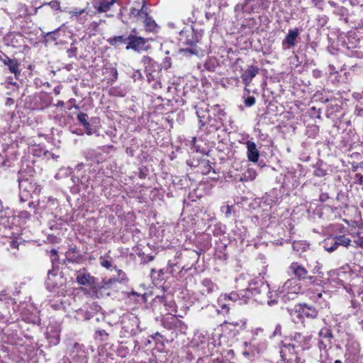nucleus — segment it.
Returning a JSON list of instances; mask_svg holds the SVG:
<instances>
[{"label":"nucleus","mask_w":363,"mask_h":363,"mask_svg":"<svg viewBox=\"0 0 363 363\" xmlns=\"http://www.w3.org/2000/svg\"><path fill=\"white\" fill-rule=\"evenodd\" d=\"M50 254H51L50 259L52 263V265L54 266L55 264V263H57L58 262V259H59L57 251L55 249H52L50 251Z\"/></svg>","instance_id":"c03bdc74"},{"label":"nucleus","mask_w":363,"mask_h":363,"mask_svg":"<svg viewBox=\"0 0 363 363\" xmlns=\"http://www.w3.org/2000/svg\"><path fill=\"white\" fill-rule=\"evenodd\" d=\"M177 312V306L174 301L170 297L165 296L163 313L170 314Z\"/></svg>","instance_id":"a878e982"},{"label":"nucleus","mask_w":363,"mask_h":363,"mask_svg":"<svg viewBox=\"0 0 363 363\" xmlns=\"http://www.w3.org/2000/svg\"><path fill=\"white\" fill-rule=\"evenodd\" d=\"M313 76L315 78H319L321 77V72L318 69H314L313 70Z\"/></svg>","instance_id":"680f3d73"},{"label":"nucleus","mask_w":363,"mask_h":363,"mask_svg":"<svg viewBox=\"0 0 363 363\" xmlns=\"http://www.w3.org/2000/svg\"><path fill=\"white\" fill-rule=\"evenodd\" d=\"M318 335L320 337L326 338V339H328L329 340H330L332 338H333V335L332 333L331 330L328 328H322L319 331Z\"/></svg>","instance_id":"f704fd0d"},{"label":"nucleus","mask_w":363,"mask_h":363,"mask_svg":"<svg viewBox=\"0 0 363 363\" xmlns=\"http://www.w3.org/2000/svg\"><path fill=\"white\" fill-rule=\"evenodd\" d=\"M100 263L102 267L107 269H110L112 267L111 262L109 260L103 258L102 257H100Z\"/></svg>","instance_id":"49530a36"},{"label":"nucleus","mask_w":363,"mask_h":363,"mask_svg":"<svg viewBox=\"0 0 363 363\" xmlns=\"http://www.w3.org/2000/svg\"><path fill=\"white\" fill-rule=\"evenodd\" d=\"M10 246L12 247V248H17L18 247V242L17 241L14 240H12L11 242H10Z\"/></svg>","instance_id":"774afa93"},{"label":"nucleus","mask_w":363,"mask_h":363,"mask_svg":"<svg viewBox=\"0 0 363 363\" xmlns=\"http://www.w3.org/2000/svg\"><path fill=\"white\" fill-rule=\"evenodd\" d=\"M329 199V195L328 193H322L320 194L319 201L320 202H325Z\"/></svg>","instance_id":"13d9d810"},{"label":"nucleus","mask_w":363,"mask_h":363,"mask_svg":"<svg viewBox=\"0 0 363 363\" xmlns=\"http://www.w3.org/2000/svg\"><path fill=\"white\" fill-rule=\"evenodd\" d=\"M8 38L11 39V44L13 47L17 46L16 43H18V38L23 40L22 35L20 34H11L8 36Z\"/></svg>","instance_id":"a19ab883"},{"label":"nucleus","mask_w":363,"mask_h":363,"mask_svg":"<svg viewBox=\"0 0 363 363\" xmlns=\"http://www.w3.org/2000/svg\"><path fill=\"white\" fill-rule=\"evenodd\" d=\"M199 293L204 296H208L218 290V285L211 279H203L199 286Z\"/></svg>","instance_id":"9d476101"},{"label":"nucleus","mask_w":363,"mask_h":363,"mask_svg":"<svg viewBox=\"0 0 363 363\" xmlns=\"http://www.w3.org/2000/svg\"><path fill=\"white\" fill-rule=\"evenodd\" d=\"M59 30L60 28H57L53 31L48 32L47 33H45V35H44V37L45 38V40L47 42L55 41L57 40L56 34L58 33Z\"/></svg>","instance_id":"58836bf2"},{"label":"nucleus","mask_w":363,"mask_h":363,"mask_svg":"<svg viewBox=\"0 0 363 363\" xmlns=\"http://www.w3.org/2000/svg\"><path fill=\"white\" fill-rule=\"evenodd\" d=\"M57 277V270H55V267H52V269H49L48 272V279L46 280L47 288L49 290H52L56 287H57L58 284L55 281V278Z\"/></svg>","instance_id":"5701e85b"},{"label":"nucleus","mask_w":363,"mask_h":363,"mask_svg":"<svg viewBox=\"0 0 363 363\" xmlns=\"http://www.w3.org/2000/svg\"><path fill=\"white\" fill-rule=\"evenodd\" d=\"M211 114V109L208 107L198 106L196 108V115L199 118L201 126L206 125V122Z\"/></svg>","instance_id":"6ab92c4d"},{"label":"nucleus","mask_w":363,"mask_h":363,"mask_svg":"<svg viewBox=\"0 0 363 363\" xmlns=\"http://www.w3.org/2000/svg\"><path fill=\"white\" fill-rule=\"evenodd\" d=\"M204 167H205L206 173H209L210 171L213 169L211 165L210 164L209 161H207V162H205V166Z\"/></svg>","instance_id":"e2e57ef3"},{"label":"nucleus","mask_w":363,"mask_h":363,"mask_svg":"<svg viewBox=\"0 0 363 363\" xmlns=\"http://www.w3.org/2000/svg\"><path fill=\"white\" fill-rule=\"evenodd\" d=\"M143 23L146 30L148 31H153L157 26L155 20L150 16L144 19Z\"/></svg>","instance_id":"2f4dec72"},{"label":"nucleus","mask_w":363,"mask_h":363,"mask_svg":"<svg viewBox=\"0 0 363 363\" xmlns=\"http://www.w3.org/2000/svg\"><path fill=\"white\" fill-rule=\"evenodd\" d=\"M85 129V132L88 135H91L94 133V131L92 128H91L90 123H89L87 125L84 126Z\"/></svg>","instance_id":"bf43d9fd"},{"label":"nucleus","mask_w":363,"mask_h":363,"mask_svg":"<svg viewBox=\"0 0 363 363\" xmlns=\"http://www.w3.org/2000/svg\"><path fill=\"white\" fill-rule=\"evenodd\" d=\"M262 332H263V330L262 328H257V329H255V330L254 331V333H253L254 336L252 338L250 343L255 344V342H256L255 336L258 335L259 333H262Z\"/></svg>","instance_id":"864d4df0"},{"label":"nucleus","mask_w":363,"mask_h":363,"mask_svg":"<svg viewBox=\"0 0 363 363\" xmlns=\"http://www.w3.org/2000/svg\"><path fill=\"white\" fill-rule=\"evenodd\" d=\"M69 57H73L77 56V48L74 46H71L67 51Z\"/></svg>","instance_id":"09e8293b"},{"label":"nucleus","mask_w":363,"mask_h":363,"mask_svg":"<svg viewBox=\"0 0 363 363\" xmlns=\"http://www.w3.org/2000/svg\"><path fill=\"white\" fill-rule=\"evenodd\" d=\"M77 281L80 285L91 286L95 284L96 279L91 276L89 272L79 271L76 277Z\"/></svg>","instance_id":"ddd939ff"},{"label":"nucleus","mask_w":363,"mask_h":363,"mask_svg":"<svg viewBox=\"0 0 363 363\" xmlns=\"http://www.w3.org/2000/svg\"><path fill=\"white\" fill-rule=\"evenodd\" d=\"M223 327L226 330H233L236 333L244 330L246 328V321L244 320H240L237 321H224L223 324Z\"/></svg>","instance_id":"f3484780"},{"label":"nucleus","mask_w":363,"mask_h":363,"mask_svg":"<svg viewBox=\"0 0 363 363\" xmlns=\"http://www.w3.org/2000/svg\"><path fill=\"white\" fill-rule=\"evenodd\" d=\"M256 99L253 96H248L244 100V104L247 107H251L255 104Z\"/></svg>","instance_id":"37998d69"},{"label":"nucleus","mask_w":363,"mask_h":363,"mask_svg":"<svg viewBox=\"0 0 363 363\" xmlns=\"http://www.w3.org/2000/svg\"><path fill=\"white\" fill-rule=\"evenodd\" d=\"M318 347H319L320 350H325L327 345L324 343V342L323 340H320L318 342Z\"/></svg>","instance_id":"69168bd1"},{"label":"nucleus","mask_w":363,"mask_h":363,"mask_svg":"<svg viewBox=\"0 0 363 363\" xmlns=\"http://www.w3.org/2000/svg\"><path fill=\"white\" fill-rule=\"evenodd\" d=\"M298 35L299 30L298 28L289 30L288 34L283 40V45H286L288 48L294 47L296 45V40Z\"/></svg>","instance_id":"a211bd4d"},{"label":"nucleus","mask_w":363,"mask_h":363,"mask_svg":"<svg viewBox=\"0 0 363 363\" xmlns=\"http://www.w3.org/2000/svg\"><path fill=\"white\" fill-rule=\"evenodd\" d=\"M31 213L30 211L23 210L19 212L18 217L21 219L28 220L30 219Z\"/></svg>","instance_id":"de8ad7c7"},{"label":"nucleus","mask_w":363,"mask_h":363,"mask_svg":"<svg viewBox=\"0 0 363 363\" xmlns=\"http://www.w3.org/2000/svg\"><path fill=\"white\" fill-rule=\"evenodd\" d=\"M44 5H49L54 10H60V2L57 0H53Z\"/></svg>","instance_id":"a18cd8bd"},{"label":"nucleus","mask_w":363,"mask_h":363,"mask_svg":"<svg viewBox=\"0 0 363 363\" xmlns=\"http://www.w3.org/2000/svg\"><path fill=\"white\" fill-rule=\"evenodd\" d=\"M221 296L223 298L224 301L229 303H235L237 301H243L244 303L247 302V296L237 292H231L228 294H225Z\"/></svg>","instance_id":"4be33fe9"},{"label":"nucleus","mask_w":363,"mask_h":363,"mask_svg":"<svg viewBox=\"0 0 363 363\" xmlns=\"http://www.w3.org/2000/svg\"><path fill=\"white\" fill-rule=\"evenodd\" d=\"M218 304L222 309L226 310V312H229L230 308L232 306L231 303L224 301L223 298L220 296L218 299Z\"/></svg>","instance_id":"ea45409f"},{"label":"nucleus","mask_w":363,"mask_h":363,"mask_svg":"<svg viewBox=\"0 0 363 363\" xmlns=\"http://www.w3.org/2000/svg\"><path fill=\"white\" fill-rule=\"evenodd\" d=\"M108 42L110 45L114 47H117L121 44L127 43L128 44V36L125 37L123 35H118L114 36L108 39Z\"/></svg>","instance_id":"cd10ccee"},{"label":"nucleus","mask_w":363,"mask_h":363,"mask_svg":"<svg viewBox=\"0 0 363 363\" xmlns=\"http://www.w3.org/2000/svg\"><path fill=\"white\" fill-rule=\"evenodd\" d=\"M115 2L116 0H98L95 1L94 7L99 13L106 12Z\"/></svg>","instance_id":"412c9836"},{"label":"nucleus","mask_w":363,"mask_h":363,"mask_svg":"<svg viewBox=\"0 0 363 363\" xmlns=\"http://www.w3.org/2000/svg\"><path fill=\"white\" fill-rule=\"evenodd\" d=\"M94 337L101 342H106L109 338V334L103 329H99L95 331Z\"/></svg>","instance_id":"c756f323"},{"label":"nucleus","mask_w":363,"mask_h":363,"mask_svg":"<svg viewBox=\"0 0 363 363\" xmlns=\"http://www.w3.org/2000/svg\"><path fill=\"white\" fill-rule=\"evenodd\" d=\"M5 104L8 106H11L14 104V99L10 97L6 98Z\"/></svg>","instance_id":"052dcab7"},{"label":"nucleus","mask_w":363,"mask_h":363,"mask_svg":"<svg viewBox=\"0 0 363 363\" xmlns=\"http://www.w3.org/2000/svg\"><path fill=\"white\" fill-rule=\"evenodd\" d=\"M206 125L209 128V131H216L223 125V120L216 118L211 113L206 122Z\"/></svg>","instance_id":"aec40b11"},{"label":"nucleus","mask_w":363,"mask_h":363,"mask_svg":"<svg viewBox=\"0 0 363 363\" xmlns=\"http://www.w3.org/2000/svg\"><path fill=\"white\" fill-rule=\"evenodd\" d=\"M164 298L165 296H157L153 298L152 307L154 311L163 314Z\"/></svg>","instance_id":"393cba45"},{"label":"nucleus","mask_w":363,"mask_h":363,"mask_svg":"<svg viewBox=\"0 0 363 363\" xmlns=\"http://www.w3.org/2000/svg\"><path fill=\"white\" fill-rule=\"evenodd\" d=\"M288 274L294 276L298 281L308 279L309 283L313 284L315 278L308 275V270L298 262H292L288 268Z\"/></svg>","instance_id":"20e7f679"},{"label":"nucleus","mask_w":363,"mask_h":363,"mask_svg":"<svg viewBox=\"0 0 363 363\" xmlns=\"http://www.w3.org/2000/svg\"><path fill=\"white\" fill-rule=\"evenodd\" d=\"M270 4V0H244L243 3L238 4L235 6V10L247 13H259L262 10L268 9Z\"/></svg>","instance_id":"7ed1b4c3"},{"label":"nucleus","mask_w":363,"mask_h":363,"mask_svg":"<svg viewBox=\"0 0 363 363\" xmlns=\"http://www.w3.org/2000/svg\"><path fill=\"white\" fill-rule=\"evenodd\" d=\"M74 252H75V249L72 248L67 252V259L68 262H77V258H75L74 256L71 257V254L74 253Z\"/></svg>","instance_id":"8fccbe9b"},{"label":"nucleus","mask_w":363,"mask_h":363,"mask_svg":"<svg viewBox=\"0 0 363 363\" xmlns=\"http://www.w3.org/2000/svg\"><path fill=\"white\" fill-rule=\"evenodd\" d=\"M337 246L348 247L350 245L351 240L346 235H337L335 236Z\"/></svg>","instance_id":"473e14b6"},{"label":"nucleus","mask_w":363,"mask_h":363,"mask_svg":"<svg viewBox=\"0 0 363 363\" xmlns=\"http://www.w3.org/2000/svg\"><path fill=\"white\" fill-rule=\"evenodd\" d=\"M0 61L8 67L10 72L14 74L16 78L20 75L19 63L16 59L9 57L5 53H0Z\"/></svg>","instance_id":"9b49d317"},{"label":"nucleus","mask_w":363,"mask_h":363,"mask_svg":"<svg viewBox=\"0 0 363 363\" xmlns=\"http://www.w3.org/2000/svg\"><path fill=\"white\" fill-rule=\"evenodd\" d=\"M259 68L256 66H249L247 69L242 74L241 78L243 83L247 86L252 82V79L258 74Z\"/></svg>","instance_id":"2eb2a0df"},{"label":"nucleus","mask_w":363,"mask_h":363,"mask_svg":"<svg viewBox=\"0 0 363 363\" xmlns=\"http://www.w3.org/2000/svg\"><path fill=\"white\" fill-rule=\"evenodd\" d=\"M202 34L193 27L184 28L179 33V43L183 45H189V48H181L180 52L188 53L190 55H197L199 50L196 47V44L201 40Z\"/></svg>","instance_id":"f257e3e1"},{"label":"nucleus","mask_w":363,"mask_h":363,"mask_svg":"<svg viewBox=\"0 0 363 363\" xmlns=\"http://www.w3.org/2000/svg\"><path fill=\"white\" fill-rule=\"evenodd\" d=\"M290 315L296 323H303L304 320V316L302 315V310L299 308V304L296 305L294 308L290 311Z\"/></svg>","instance_id":"bb28decb"},{"label":"nucleus","mask_w":363,"mask_h":363,"mask_svg":"<svg viewBox=\"0 0 363 363\" xmlns=\"http://www.w3.org/2000/svg\"><path fill=\"white\" fill-rule=\"evenodd\" d=\"M211 112L214 116L219 118L220 120H223V118L225 115L224 110L218 104L213 106L211 108Z\"/></svg>","instance_id":"7c9ffc66"},{"label":"nucleus","mask_w":363,"mask_h":363,"mask_svg":"<svg viewBox=\"0 0 363 363\" xmlns=\"http://www.w3.org/2000/svg\"><path fill=\"white\" fill-rule=\"evenodd\" d=\"M134 81L140 80L143 79V74L139 69L135 70L132 76Z\"/></svg>","instance_id":"3c124183"},{"label":"nucleus","mask_w":363,"mask_h":363,"mask_svg":"<svg viewBox=\"0 0 363 363\" xmlns=\"http://www.w3.org/2000/svg\"><path fill=\"white\" fill-rule=\"evenodd\" d=\"M142 62L145 65V71L147 72V78L148 82L155 80V75L154 72H160L162 70L161 65L154 61L148 56H144Z\"/></svg>","instance_id":"6e6552de"},{"label":"nucleus","mask_w":363,"mask_h":363,"mask_svg":"<svg viewBox=\"0 0 363 363\" xmlns=\"http://www.w3.org/2000/svg\"><path fill=\"white\" fill-rule=\"evenodd\" d=\"M71 363H87L88 358L83 347L75 343L70 352Z\"/></svg>","instance_id":"1a4fd4ad"},{"label":"nucleus","mask_w":363,"mask_h":363,"mask_svg":"<svg viewBox=\"0 0 363 363\" xmlns=\"http://www.w3.org/2000/svg\"><path fill=\"white\" fill-rule=\"evenodd\" d=\"M245 144L247 150V155L249 161L257 162L259 157V152L257 148V145L252 140H247Z\"/></svg>","instance_id":"4468645a"},{"label":"nucleus","mask_w":363,"mask_h":363,"mask_svg":"<svg viewBox=\"0 0 363 363\" xmlns=\"http://www.w3.org/2000/svg\"><path fill=\"white\" fill-rule=\"evenodd\" d=\"M247 297L251 295L255 301L263 304L267 303L268 305L272 306L277 301L274 300H269V294H271L269 286L263 282L259 281L251 283L247 289Z\"/></svg>","instance_id":"f03ea898"},{"label":"nucleus","mask_w":363,"mask_h":363,"mask_svg":"<svg viewBox=\"0 0 363 363\" xmlns=\"http://www.w3.org/2000/svg\"><path fill=\"white\" fill-rule=\"evenodd\" d=\"M356 247H363V237H359L358 239L354 240Z\"/></svg>","instance_id":"4d7b16f0"},{"label":"nucleus","mask_w":363,"mask_h":363,"mask_svg":"<svg viewBox=\"0 0 363 363\" xmlns=\"http://www.w3.org/2000/svg\"><path fill=\"white\" fill-rule=\"evenodd\" d=\"M29 196H30V194H26L23 191H21V193H20V201H21V202L23 203V202L28 201Z\"/></svg>","instance_id":"5fc2aeb1"},{"label":"nucleus","mask_w":363,"mask_h":363,"mask_svg":"<svg viewBox=\"0 0 363 363\" xmlns=\"http://www.w3.org/2000/svg\"><path fill=\"white\" fill-rule=\"evenodd\" d=\"M294 351V346L293 345H284L280 349L281 357L284 359L286 356V352L291 353Z\"/></svg>","instance_id":"72a5a7b5"},{"label":"nucleus","mask_w":363,"mask_h":363,"mask_svg":"<svg viewBox=\"0 0 363 363\" xmlns=\"http://www.w3.org/2000/svg\"><path fill=\"white\" fill-rule=\"evenodd\" d=\"M323 247L328 252L335 251L338 247L335 236L325 239L323 242Z\"/></svg>","instance_id":"b1692460"},{"label":"nucleus","mask_w":363,"mask_h":363,"mask_svg":"<svg viewBox=\"0 0 363 363\" xmlns=\"http://www.w3.org/2000/svg\"><path fill=\"white\" fill-rule=\"evenodd\" d=\"M47 338L50 345H57V344H59L60 340V337L58 333H54L53 335H48Z\"/></svg>","instance_id":"c9c22d12"},{"label":"nucleus","mask_w":363,"mask_h":363,"mask_svg":"<svg viewBox=\"0 0 363 363\" xmlns=\"http://www.w3.org/2000/svg\"><path fill=\"white\" fill-rule=\"evenodd\" d=\"M138 10L139 9H137L135 8H132V9H130V14L131 16H137V12L138 11Z\"/></svg>","instance_id":"338daca9"},{"label":"nucleus","mask_w":363,"mask_h":363,"mask_svg":"<svg viewBox=\"0 0 363 363\" xmlns=\"http://www.w3.org/2000/svg\"><path fill=\"white\" fill-rule=\"evenodd\" d=\"M277 335H281V325L280 324H277L276 328L272 335V337H275Z\"/></svg>","instance_id":"603ef678"},{"label":"nucleus","mask_w":363,"mask_h":363,"mask_svg":"<svg viewBox=\"0 0 363 363\" xmlns=\"http://www.w3.org/2000/svg\"><path fill=\"white\" fill-rule=\"evenodd\" d=\"M147 43V39L130 33L128 35V44L125 48L126 50H133L135 52L147 50L148 49Z\"/></svg>","instance_id":"423d86ee"},{"label":"nucleus","mask_w":363,"mask_h":363,"mask_svg":"<svg viewBox=\"0 0 363 363\" xmlns=\"http://www.w3.org/2000/svg\"><path fill=\"white\" fill-rule=\"evenodd\" d=\"M299 308L302 310V315L304 318L315 319L318 317V310L313 306L308 303H299Z\"/></svg>","instance_id":"dca6fc26"},{"label":"nucleus","mask_w":363,"mask_h":363,"mask_svg":"<svg viewBox=\"0 0 363 363\" xmlns=\"http://www.w3.org/2000/svg\"><path fill=\"white\" fill-rule=\"evenodd\" d=\"M301 290V286L298 281L295 278L287 279L282 286V291L284 292L297 294Z\"/></svg>","instance_id":"f8f14e48"},{"label":"nucleus","mask_w":363,"mask_h":363,"mask_svg":"<svg viewBox=\"0 0 363 363\" xmlns=\"http://www.w3.org/2000/svg\"><path fill=\"white\" fill-rule=\"evenodd\" d=\"M28 205L30 210V212H33L34 214H35L37 213V205L35 204L33 201L29 202Z\"/></svg>","instance_id":"6e6d98bb"},{"label":"nucleus","mask_w":363,"mask_h":363,"mask_svg":"<svg viewBox=\"0 0 363 363\" xmlns=\"http://www.w3.org/2000/svg\"><path fill=\"white\" fill-rule=\"evenodd\" d=\"M84 155L88 160L96 161L99 162V158L101 157L102 155L100 152H97L95 150L89 149L84 152Z\"/></svg>","instance_id":"c85d7f7f"},{"label":"nucleus","mask_w":363,"mask_h":363,"mask_svg":"<svg viewBox=\"0 0 363 363\" xmlns=\"http://www.w3.org/2000/svg\"><path fill=\"white\" fill-rule=\"evenodd\" d=\"M88 115L85 113L80 112L77 114V119L83 127L89 123L88 122Z\"/></svg>","instance_id":"4c0bfd02"},{"label":"nucleus","mask_w":363,"mask_h":363,"mask_svg":"<svg viewBox=\"0 0 363 363\" xmlns=\"http://www.w3.org/2000/svg\"><path fill=\"white\" fill-rule=\"evenodd\" d=\"M327 171L322 168L321 167H315L314 170V175L318 177H323L326 175Z\"/></svg>","instance_id":"79ce46f5"},{"label":"nucleus","mask_w":363,"mask_h":363,"mask_svg":"<svg viewBox=\"0 0 363 363\" xmlns=\"http://www.w3.org/2000/svg\"><path fill=\"white\" fill-rule=\"evenodd\" d=\"M310 299L313 301L319 307V309L329 308V303L325 296H328V294L323 290H318L310 288L308 289Z\"/></svg>","instance_id":"0eeeda50"},{"label":"nucleus","mask_w":363,"mask_h":363,"mask_svg":"<svg viewBox=\"0 0 363 363\" xmlns=\"http://www.w3.org/2000/svg\"><path fill=\"white\" fill-rule=\"evenodd\" d=\"M18 182L21 191L30 195V194H38L40 192L41 188L34 182L33 178L31 177L24 178L21 171L18 172Z\"/></svg>","instance_id":"39448f33"},{"label":"nucleus","mask_w":363,"mask_h":363,"mask_svg":"<svg viewBox=\"0 0 363 363\" xmlns=\"http://www.w3.org/2000/svg\"><path fill=\"white\" fill-rule=\"evenodd\" d=\"M154 259H155V256H154V255H148V256L147 257L146 259H144V260H143V262H144V263H148V262H150L153 261V260H154Z\"/></svg>","instance_id":"0e129e2a"},{"label":"nucleus","mask_w":363,"mask_h":363,"mask_svg":"<svg viewBox=\"0 0 363 363\" xmlns=\"http://www.w3.org/2000/svg\"><path fill=\"white\" fill-rule=\"evenodd\" d=\"M137 16L143 20L149 16L147 12V8H146V2L145 0H143V5L140 9L138 10L137 12Z\"/></svg>","instance_id":"e433bc0d"}]
</instances>
